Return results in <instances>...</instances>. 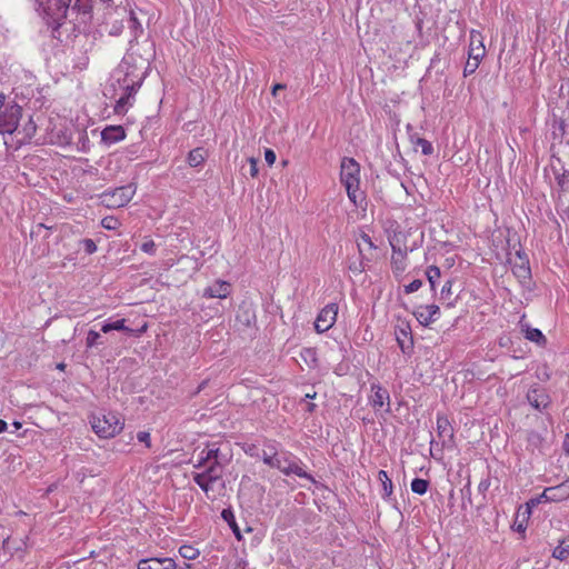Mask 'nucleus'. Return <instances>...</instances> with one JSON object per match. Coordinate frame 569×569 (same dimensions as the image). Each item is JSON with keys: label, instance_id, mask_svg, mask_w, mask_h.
<instances>
[{"label": "nucleus", "instance_id": "14", "mask_svg": "<svg viewBox=\"0 0 569 569\" xmlns=\"http://www.w3.org/2000/svg\"><path fill=\"white\" fill-rule=\"evenodd\" d=\"M232 290V284L228 281L216 280L212 284L204 288L202 297L227 299Z\"/></svg>", "mask_w": 569, "mask_h": 569}, {"label": "nucleus", "instance_id": "32", "mask_svg": "<svg viewBox=\"0 0 569 569\" xmlns=\"http://www.w3.org/2000/svg\"><path fill=\"white\" fill-rule=\"evenodd\" d=\"M131 104H132L131 98L126 96V93L123 92L121 94V97L116 102L114 112L117 114H123V113H126L128 106H131Z\"/></svg>", "mask_w": 569, "mask_h": 569}, {"label": "nucleus", "instance_id": "30", "mask_svg": "<svg viewBox=\"0 0 569 569\" xmlns=\"http://www.w3.org/2000/svg\"><path fill=\"white\" fill-rule=\"evenodd\" d=\"M528 446L532 449H541L545 442V438L538 431H529L527 436Z\"/></svg>", "mask_w": 569, "mask_h": 569}, {"label": "nucleus", "instance_id": "17", "mask_svg": "<svg viewBox=\"0 0 569 569\" xmlns=\"http://www.w3.org/2000/svg\"><path fill=\"white\" fill-rule=\"evenodd\" d=\"M439 315H440V309L436 305L420 307L415 312L417 320L422 326H429V325L433 323L438 319Z\"/></svg>", "mask_w": 569, "mask_h": 569}, {"label": "nucleus", "instance_id": "50", "mask_svg": "<svg viewBox=\"0 0 569 569\" xmlns=\"http://www.w3.org/2000/svg\"><path fill=\"white\" fill-rule=\"evenodd\" d=\"M491 481L489 477L482 479L478 485L479 492L485 493L489 489Z\"/></svg>", "mask_w": 569, "mask_h": 569}, {"label": "nucleus", "instance_id": "2", "mask_svg": "<svg viewBox=\"0 0 569 569\" xmlns=\"http://www.w3.org/2000/svg\"><path fill=\"white\" fill-rule=\"evenodd\" d=\"M207 458L211 460V465L204 470L192 472V480L201 488L208 498L212 490V485L222 479L223 469L230 462V457L222 452L216 442L207 445Z\"/></svg>", "mask_w": 569, "mask_h": 569}, {"label": "nucleus", "instance_id": "7", "mask_svg": "<svg viewBox=\"0 0 569 569\" xmlns=\"http://www.w3.org/2000/svg\"><path fill=\"white\" fill-rule=\"evenodd\" d=\"M506 256L515 277L522 286H528L531 281V268L527 251H515V258H511V251H506Z\"/></svg>", "mask_w": 569, "mask_h": 569}, {"label": "nucleus", "instance_id": "33", "mask_svg": "<svg viewBox=\"0 0 569 569\" xmlns=\"http://www.w3.org/2000/svg\"><path fill=\"white\" fill-rule=\"evenodd\" d=\"M426 276L430 283L431 290L435 291L437 280L440 278V269L436 266H430L426 271Z\"/></svg>", "mask_w": 569, "mask_h": 569}, {"label": "nucleus", "instance_id": "59", "mask_svg": "<svg viewBox=\"0 0 569 569\" xmlns=\"http://www.w3.org/2000/svg\"><path fill=\"white\" fill-rule=\"evenodd\" d=\"M130 21L132 22L133 28L140 27V23L138 22L137 18L133 16V13H130Z\"/></svg>", "mask_w": 569, "mask_h": 569}, {"label": "nucleus", "instance_id": "28", "mask_svg": "<svg viewBox=\"0 0 569 569\" xmlns=\"http://www.w3.org/2000/svg\"><path fill=\"white\" fill-rule=\"evenodd\" d=\"M112 330L132 332V329H130L126 326V319H120V320H117L113 322H106L101 327V331L104 333H108Z\"/></svg>", "mask_w": 569, "mask_h": 569}, {"label": "nucleus", "instance_id": "18", "mask_svg": "<svg viewBox=\"0 0 569 569\" xmlns=\"http://www.w3.org/2000/svg\"><path fill=\"white\" fill-rule=\"evenodd\" d=\"M368 261L369 259L363 254V251H353L347 258V266L353 274H360L366 270Z\"/></svg>", "mask_w": 569, "mask_h": 569}, {"label": "nucleus", "instance_id": "57", "mask_svg": "<svg viewBox=\"0 0 569 569\" xmlns=\"http://www.w3.org/2000/svg\"><path fill=\"white\" fill-rule=\"evenodd\" d=\"M153 246H154L153 241L152 240H148V241H144L141 244V249H143V250L151 249Z\"/></svg>", "mask_w": 569, "mask_h": 569}, {"label": "nucleus", "instance_id": "8", "mask_svg": "<svg viewBox=\"0 0 569 569\" xmlns=\"http://www.w3.org/2000/svg\"><path fill=\"white\" fill-rule=\"evenodd\" d=\"M278 460H279L278 463L280 467H274V468L280 470L283 475H286V476L296 475L299 478H303V479L311 481L312 483L316 482L315 478L310 473H308L307 471H305L302 469V467H301L302 461L299 458H297L296 456H293L291 452L282 451L278 456Z\"/></svg>", "mask_w": 569, "mask_h": 569}, {"label": "nucleus", "instance_id": "41", "mask_svg": "<svg viewBox=\"0 0 569 569\" xmlns=\"http://www.w3.org/2000/svg\"><path fill=\"white\" fill-rule=\"evenodd\" d=\"M100 333L94 331V330H90L88 332V336H87V340H86V345L88 348H92V347H96L97 345L100 343Z\"/></svg>", "mask_w": 569, "mask_h": 569}, {"label": "nucleus", "instance_id": "21", "mask_svg": "<svg viewBox=\"0 0 569 569\" xmlns=\"http://www.w3.org/2000/svg\"><path fill=\"white\" fill-rule=\"evenodd\" d=\"M391 267L396 276L401 274L407 268V251H392Z\"/></svg>", "mask_w": 569, "mask_h": 569}, {"label": "nucleus", "instance_id": "16", "mask_svg": "<svg viewBox=\"0 0 569 569\" xmlns=\"http://www.w3.org/2000/svg\"><path fill=\"white\" fill-rule=\"evenodd\" d=\"M281 452H279V443L276 440H269L267 439L263 442V449L260 452V458L262 459L263 463L272 467H280L278 456Z\"/></svg>", "mask_w": 569, "mask_h": 569}, {"label": "nucleus", "instance_id": "4", "mask_svg": "<svg viewBox=\"0 0 569 569\" xmlns=\"http://www.w3.org/2000/svg\"><path fill=\"white\" fill-rule=\"evenodd\" d=\"M37 10L56 28L67 18L71 0H36Z\"/></svg>", "mask_w": 569, "mask_h": 569}, {"label": "nucleus", "instance_id": "61", "mask_svg": "<svg viewBox=\"0 0 569 569\" xmlns=\"http://www.w3.org/2000/svg\"><path fill=\"white\" fill-rule=\"evenodd\" d=\"M12 426L14 427V429H16V430H18V429H20V428L22 427V423H21V422H19V421H14V422L12 423Z\"/></svg>", "mask_w": 569, "mask_h": 569}, {"label": "nucleus", "instance_id": "58", "mask_svg": "<svg viewBox=\"0 0 569 569\" xmlns=\"http://www.w3.org/2000/svg\"><path fill=\"white\" fill-rule=\"evenodd\" d=\"M283 89H286V86H284V84H282V83H277V84H274V86H273V88H272V94L274 96V94L277 93V91H279V90H283Z\"/></svg>", "mask_w": 569, "mask_h": 569}, {"label": "nucleus", "instance_id": "62", "mask_svg": "<svg viewBox=\"0 0 569 569\" xmlns=\"http://www.w3.org/2000/svg\"><path fill=\"white\" fill-rule=\"evenodd\" d=\"M4 106V96L0 93V109Z\"/></svg>", "mask_w": 569, "mask_h": 569}, {"label": "nucleus", "instance_id": "24", "mask_svg": "<svg viewBox=\"0 0 569 569\" xmlns=\"http://www.w3.org/2000/svg\"><path fill=\"white\" fill-rule=\"evenodd\" d=\"M378 479L381 482L382 489H383L382 498L385 500H390V497H391L392 490H393V486H392V481L389 478L387 471L380 470L378 472Z\"/></svg>", "mask_w": 569, "mask_h": 569}, {"label": "nucleus", "instance_id": "53", "mask_svg": "<svg viewBox=\"0 0 569 569\" xmlns=\"http://www.w3.org/2000/svg\"><path fill=\"white\" fill-rule=\"evenodd\" d=\"M562 450L566 453V456H569V433L565 435V439L562 442Z\"/></svg>", "mask_w": 569, "mask_h": 569}, {"label": "nucleus", "instance_id": "38", "mask_svg": "<svg viewBox=\"0 0 569 569\" xmlns=\"http://www.w3.org/2000/svg\"><path fill=\"white\" fill-rule=\"evenodd\" d=\"M480 61L479 59L469 57L463 69V76L468 77L472 74L478 69Z\"/></svg>", "mask_w": 569, "mask_h": 569}, {"label": "nucleus", "instance_id": "3", "mask_svg": "<svg viewBox=\"0 0 569 569\" xmlns=\"http://www.w3.org/2000/svg\"><path fill=\"white\" fill-rule=\"evenodd\" d=\"M360 166L352 158H343L340 168V181L345 186L348 198L359 207L365 200L363 192L359 190L360 184Z\"/></svg>", "mask_w": 569, "mask_h": 569}, {"label": "nucleus", "instance_id": "10", "mask_svg": "<svg viewBox=\"0 0 569 569\" xmlns=\"http://www.w3.org/2000/svg\"><path fill=\"white\" fill-rule=\"evenodd\" d=\"M337 316V303H328L325 308H322L315 322V328L317 332L322 333L328 331L335 325Z\"/></svg>", "mask_w": 569, "mask_h": 569}, {"label": "nucleus", "instance_id": "42", "mask_svg": "<svg viewBox=\"0 0 569 569\" xmlns=\"http://www.w3.org/2000/svg\"><path fill=\"white\" fill-rule=\"evenodd\" d=\"M402 335L405 336V339L397 337L398 345L400 349L406 352L407 350L412 348V338L407 337V332L402 331Z\"/></svg>", "mask_w": 569, "mask_h": 569}, {"label": "nucleus", "instance_id": "45", "mask_svg": "<svg viewBox=\"0 0 569 569\" xmlns=\"http://www.w3.org/2000/svg\"><path fill=\"white\" fill-rule=\"evenodd\" d=\"M101 224L106 229L113 230L118 227L119 221L114 217H106L102 219Z\"/></svg>", "mask_w": 569, "mask_h": 569}, {"label": "nucleus", "instance_id": "26", "mask_svg": "<svg viewBox=\"0 0 569 569\" xmlns=\"http://www.w3.org/2000/svg\"><path fill=\"white\" fill-rule=\"evenodd\" d=\"M300 357L309 368H316L318 365V357L316 348H303L300 351Z\"/></svg>", "mask_w": 569, "mask_h": 569}, {"label": "nucleus", "instance_id": "43", "mask_svg": "<svg viewBox=\"0 0 569 569\" xmlns=\"http://www.w3.org/2000/svg\"><path fill=\"white\" fill-rule=\"evenodd\" d=\"M243 451L247 456L252 458H260V450L257 445L248 443L243 446Z\"/></svg>", "mask_w": 569, "mask_h": 569}, {"label": "nucleus", "instance_id": "23", "mask_svg": "<svg viewBox=\"0 0 569 569\" xmlns=\"http://www.w3.org/2000/svg\"><path fill=\"white\" fill-rule=\"evenodd\" d=\"M437 431L439 437H453V429L448 420V418L443 415L437 416Z\"/></svg>", "mask_w": 569, "mask_h": 569}, {"label": "nucleus", "instance_id": "37", "mask_svg": "<svg viewBox=\"0 0 569 569\" xmlns=\"http://www.w3.org/2000/svg\"><path fill=\"white\" fill-rule=\"evenodd\" d=\"M23 139H31L37 132V123L32 118L23 126Z\"/></svg>", "mask_w": 569, "mask_h": 569}, {"label": "nucleus", "instance_id": "64", "mask_svg": "<svg viewBox=\"0 0 569 569\" xmlns=\"http://www.w3.org/2000/svg\"><path fill=\"white\" fill-rule=\"evenodd\" d=\"M313 398H316V392H313L312 395L311 393L306 395V399H313Z\"/></svg>", "mask_w": 569, "mask_h": 569}, {"label": "nucleus", "instance_id": "13", "mask_svg": "<svg viewBox=\"0 0 569 569\" xmlns=\"http://www.w3.org/2000/svg\"><path fill=\"white\" fill-rule=\"evenodd\" d=\"M542 497L545 502H561L569 499V478L557 486L545 488Z\"/></svg>", "mask_w": 569, "mask_h": 569}, {"label": "nucleus", "instance_id": "29", "mask_svg": "<svg viewBox=\"0 0 569 569\" xmlns=\"http://www.w3.org/2000/svg\"><path fill=\"white\" fill-rule=\"evenodd\" d=\"M452 280L448 279L440 291V300L447 301L448 307H452L455 303V299H452Z\"/></svg>", "mask_w": 569, "mask_h": 569}, {"label": "nucleus", "instance_id": "31", "mask_svg": "<svg viewBox=\"0 0 569 569\" xmlns=\"http://www.w3.org/2000/svg\"><path fill=\"white\" fill-rule=\"evenodd\" d=\"M429 485V481L426 479L415 478L411 481V490L412 492L422 496L428 491Z\"/></svg>", "mask_w": 569, "mask_h": 569}, {"label": "nucleus", "instance_id": "48", "mask_svg": "<svg viewBox=\"0 0 569 569\" xmlns=\"http://www.w3.org/2000/svg\"><path fill=\"white\" fill-rule=\"evenodd\" d=\"M247 561L241 558H236L232 563L228 566L227 569H247Z\"/></svg>", "mask_w": 569, "mask_h": 569}, {"label": "nucleus", "instance_id": "55", "mask_svg": "<svg viewBox=\"0 0 569 569\" xmlns=\"http://www.w3.org/2000/svg\"><path fill=\"white\" fill-rule=\"evenodd\" d=\"M84 249H97L96 243L92 239H84L83 241Z\"/></svg>", "mask_w": 569, "mask_h": 569}, {"label": "nucleus", "instance_id": "56", "mask_svg": "<svg viewBox=\"0 0 569 569\" xmlns=\"http://www.w3.org/2000/svg\"><path fill=\"white\" fill-rule=\"evenodd\" d=\"M360 237H361L362 241H365L366 243H368V244H369V247H370V248L377 249V248L373 246V243L371 242V240H370V238H369V236H368V234H366V233H361V236H360Z\"/></svg>", "mask_w": 569, "mask_h": 569}, {"label": "nucleus", "instance_id": "39", "mask_svg": "<svg viewBox=\"0 0 569 569\" xmlns=\"http://www.w3.org/2000/svg\"><path fill=\"white\" fill-rule=\"evenodd\" d=\"M178 264H183L186 267H188V269L191 271V272H194L198 270V261L197 259H192L188 256H181L178 260Z\"/></svg>", "mask_w": 569, "mask_h": 569}, {"label": "nucleus", "instance_id": "9", "mask_svg": "<svg viewBox=\"0 0 569 569\" xmlns=\"http://www.w3.org/2000/svg\"><path fill=\"white\" fill-rule=\"evenodd\" d=\"M3 107L4 110L0 112V133H13L21 118V107L16 103Z\"/></svg>", "mask_w": 569, "mask_h": 569}, {"label": "nucleus", "instance_id": "60", "mask_svg": "<svg viewBox=\"0 0 569 569\" xmlns=\"http://www.w3.org/2000/svg\"><path fill=\"white\" fill-rule=\"evenodd\" d=\"M7 428L8 423L4 420L0 419V433L4 432Z\"/></svg>", "mask_w": 569, "mask_h": 569}, {"label": "nucleus", "instance_id": "34", "mask_svg": "<svg viewBox=\"0 0 569 569\" xmlns=\"http://www.w3.org/2000/svg\"><path fill=\"white\" fill-rule=\"evenodd\" d=\"M179 553L183 559L193 560L199 556V550L189 545L179 548Z\"/></svg>", "mask_w": 569, "mask_h": 569}, {"label": "nucleus", "instance_id": "27", "mask_svg": "<svg viewBox=\"0 0 569 569\" xmlns=\"http://www.w3.org/2000/svg\"><path fill=\"white\" fill-rule=\"evenodd\" d=\"M525 333L526 339L533 341L539 346L546 345L547 342V339L541 332V330L537 328H530L529 326H526Z\"/></svg>", "mask_w": 569, "mask_h": 569}, {"label": "nucleus", "instance_id": "46", "mask_svg": "<svg viewBox=\"0 0 569 569\" xmlns=\"http://www.w3.org/2000/svg\"><path fill=\"white\" fill-rule=\"evenodd\" d=\"M137 439L139 442L144 443L148 448L151 447V437L148 431H139L137 433Z\"/></svg>", "mask_w": 569, "mask_h": 569}, {"label": "nucleus", "instance_id": "35", "mask_svg": "<svg viewBox=\"0 0 569 569\" xmlns=\"http://www.w3.org/2000/svg\"><path fill=\"white\" fill-rule=\"evenodd\" d=\"M247 161H248V168H246V166L242 167L243 174H249L251 178H256L259 173L257 159L251 157Z\"/></svg>", "mask_w": 569, "mask_h": 569}, {"label": "nucleus", "instance_id": "44", "mask_svg": "<svg viewBox=\"0 0 569 569\" xmlns=\"http://www.w3.org/2000/svg\"><path fill=\"white\" fill-rule=\"evenodd\" d=\"M422 287V280L416 279L410 283L406 284L403 290L407 295L418 291Z\"/></svg>", "mask_w": 569, "mask_h": 569}, {"label": "nucleus", "instance_id": "1", "mask_svg": "<svg viewBox=\"0 0 569 569\" xmlns=\"http://www.w3.org/2000/svg\"><path fill=\"white\" fill-rule=\"evenodd\" d=\"M153 56V43L148 40L131 46L121 64V68L127 66L126 73L122 79H118L126 96L133 99L142 84Z\"/></svg>", "mask_w": 569, "mask_h": 569}, {"label": "nucleus", "instance_id": "36", "mask_svg": "<svg viewBox=\"0 0 569 569\" xmlns=\"http://www.w3.org/2000/svg\"><path fill=\"white\" fill-rule=\"evenodd\" d=\"M209 465H211V460L207 458V450L206 448H203L199 455H198V460L197 462L193 465V468L194 469H202L204 470L206 467H208Z\"/></svg>", "mask_w": 569, "mask_h": 569}, {"label": "nucleus", "instance_id": "5", "mask_svg": "<svg viewBox=\"0 0 569 569\" xmlns=\"http://www.w3.org/2000/svg\"><path fill=\"white\" fill-rule=\"evenodd\" d=\"M92 430L100 438H112L123 429V421L114 412H108L102 415H92L91 420Z\"/></svg>", "mask_w": 569, "mask_h": 569}, {"label": "nucleus", "instance_id": "54", "mask_svg": "<svg viewBox=\"0 0 569 569\" xmlns=\"http://www.w3.org/2000/svg\"><path fill=\"white\" fill-rule=\"evenodd\" d=\"M485 253H486V256L482 257V261H485V260L489 261V260H491V258L493 256H496L498 259H500L499 253L497 251L490 250V251H485Z\"/></svg>", "mask_w": 569, "mask_h": 569}, {"label": "nucleus", "instance_id": "52", "mask_svg": "<svg viewBox=\"0 0 569 569\" xmlns=\"http://www.w3.org/2000/svg\"><path fill=\"white\" fill-rule=\"evenodd\" d=\"M106 7H118L122 3V0H100Z\"/></svg>", "mask_w": 569, "mask_h": 569}, {"label": "nucleus", "instance_id": "22", "mask_svg": "<svg viewBox=\"0 0 569 569\" xmlns=\"http://www.w3.org/2000/svg\"><path fill=\"white\" fill-rule=\"evenodd\" d=\"M208 157V152L204 148H194L192 149L187 157V162L190 167L197 168L202 166Z\"/></svg>", "mask_w": 569, "mask_h": 569}, {"label": "nucleus", "instance_id": "15", "mask_svg": "<svg viewBox=\"0 0 569 569\" xmlns=\"http://www.w3.org/2000/svg\"><path fill=\"white\" fill-rule=\"evenodd\" d=\"M138 569H176L177 563L169 557H150L141 559L137 566Z\"/></svg>", "mask_w": 569, "mask_h": 569}, {"label": "nucleus", "instance_id": "12", "mask_svg": "<svg viewBox=\"0 0 569 569\" xmlns=\"http://www.w3.org/2000/svg\"><path fill=\"white\" fill-rule=\"evenodd\" d=\"M371 395L369 397V403L377 411L386 406L385 411L390 412V395L389 391L380 386L379 383L371 385Z\"/></svg>", "mask_w": 569, "mask_h": 569}, {"label": "nucleus", "instance_id": "20", "mask_svg": "<svg viewBox=\"0 0 569 569\" xmlns=\"http://www.w3.org/2000/svg\"><path fill=\"white\" fill-rule=\"evenodd\" d=\"M485 46L480 39L479 33H475L473 31L470 34V48H469V57L481 60L485 57Z\"/></svg>", "mask_w": 569, "mask_h": 569}, {"label": "nucleus", "instance_id": "49", "mask_svg": "<svg viewBox=\"0 0 569 569\" xmlns=\"http://www.w3.org/2000/svg\"><path fill=\"white\" fill-rule=\"evenodd\" d=\"M276 153L271 149H266L264 151V160L269 166H272L276 161Z\"/></svg>", "mask_w": 569, "mask_h": 569}, {"label": "nucleus", "instance_id": "6", "mask_svg": "<svg viewBox=\"0 0 569 569\" xmlns=\"http://www.w3.org/2000/svg\"><path fill=\"white\" fill-rule=\"evenodd\" d=\"M136 193V186L129 183L101 193V203L107 208H121L128 204Z\"/></svg>", "mask_w": 569, "mask_h": 569}, {"label": "nucleus", "instance_id": "19", "mask_svg": "<svg viewBox=\"0 0 569 569\" xmlns=\"http://www.w3.org/2000/svg\"><path fill=\"white\" fill-rule=\"evenodd\" d=\"M126 138V132L121 126H109L101 132V139L107 144L119 142Z\"/></svg>", "mask_w": 569, "mask_h": 569}, {"label": "nucleus", "instance_id": "47", "mask_svg": "<svg viewBox=\"0 0 569 569\" xmlns=\"http://www.w3.org/2000/svg\"><path fill=\"white\" fill-rule=\"evenodd\" d=\"M541 502H545V498L542 497V493L540 496L536 497V498H531L527 502V511H528V513H530L531 509L537 507Z\"/></svg>", "mask_w": 569, "mask_h": 569}, {"label": "nucleus", "instance_id": "51", "mask_svg": "<svg viewBox=\"0 0 569 569\" xmlns=\"http://www.w3.org/2000/svg\"><path fill=\"white\" fill-rule=\"evenodd\" d=\"M222 518L230 523L233 520V513L230 509H223L221 512Z\"/></svg>", "mask_w": 569, "mask_h": 569}, {"label": "nucleus", "instance_id": "40", "mask_svg": "<svg viewBox=\"0 0 569 569\" xmlns=\"http://www.w3.org/2000/svg\"><path fill=\"white\" fill-rule=\"evenodd\" d=\"M416 144L421 148V151L425 156H429L433 152V147H432L431 142H429L428 140H426L423 138H417Z\"/></svg>", "mask_w": 569, "mask_h": 569}, {"label": "nucleus", "instance_id": "63", "mask_svg": "<svg viewBox=\"0 0 569 569\" xmlns=\"http://www.w3.org/2000/svg\"><path fill=\"white\" fill-rule=\"evenodd\" d=\"M315 408H316V405H315V403H309V406H308V411H309V412H312V411L315 410Z\"/></svg>", "mask_w": 569, "mask_h": 569}, {"label": "nucleus", "instance_id": "11", "mask_svg": "<svg viewBox=\"0 0 569 569\" xmlns=\"http://www.w3.org/2000/svg\"><path fill=\"white\" fill-rule=\"evenodd\" d=\"M526 398L529 405L538 411H543L551 405L549 393L538 385H533L529 388Z\"/></svg>", "mask_w": 569, "mask_h": 569}, {"label": "nucleus", "instance_id": "25", "mask_svg": "<svg viewBox=\"0 0 569 569\" xmlns=\"http://www.w3.org/2000/svg\"><path fill=\"white\" fill-rule=\"evenodd\" d=\"M552 557L560 561L568 559V557H569V537H566L559 541L558 546L552 550Z\"/></svg>", "mask_w": 569, "mask_h": 569}]
</instances>
